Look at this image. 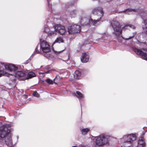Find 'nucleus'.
I'll use <instances>...</instances> for the list:
<instances>
[{
    "label": "nucleus",
    "instance_id": "nucleus-1",
    "mask_svg": "<svg viewBox=\"0 0 147 147\" xmlns=\"http://www.w3.org/2000/svg\"><path fill=\"white\" fill-rule=\"evenodd\" d=\"M41 50L43 52V55L46 58L49 59L52 57L51 54L49 53L51 51V47L47 42L42 39V36L40 38V44L37 45L32 55L40 53L39 50Z\"/></svg>",
    "mask_w": 147,
    "mask_h": 147
},
{
    "label": "nucleus",
    "instance_id": "nucleus-2",
    "mask_svg": "<svg viewBox=\"0 0 147 147\" xmlns=\"http://www.w3.org/2000/svg\"><path fill=\"white\" fill-rule=\"evenodd\" d=\"M10 127L9 125L5 124L0 127V139L5 138L6 144L9 147L13 146L12 141L10 134Z\"/></svg>",
    "mask_w": 147,
    "mask_h": 147
},
{
    "label": "nucleus",
    "instance_id": "nucleus-3",
    "mask_svg": "<svg viewBox=\"0 0 147 147\" xmlns=\"http://www.w3.org/2000/svg\"><path fill=\"white\" fill-rule=\"evenodd\" d=\"M136 138V134H134L124 136L122 138L120 139V141L124 140V144L121 147H133L132 143Z\"/></svg>",
    "mask_w": 147,
    "mask_h": 147
},
{
    "label": "nucleus",
    "instance_id": "nucleus-4",
    "mask_svg": "<svg viewBox=\"0 0 147 147\" xmlns=\"http://www.w3.org/2000/svg\"><path fill=\"white\" fill-rule=\"evenodd\" d=\"M92 13L94 14L97 15L99 17V19H98L97 20H93L92 19H90L89 20V22L94 25L99 24L100 23V20L103 15L104 12L102 9L101 7L94 8L92 11Z\"/></svg>",
    "mask_w": 147,
    "mask_h": 147
},
{
    "label": "nucleus",
    "instance_id": "nucleus-5",
    "mask_svg": "<svg viewBox=\"0 0 147 147\" xmlns=\"http://www.w3.org/2000/svg\"><path fill=\"white\" fill-rule=\"evenodd\" d=\"M109 136L105 134H101L96 137V144L99 146H102L108 142Z\"/></svg>",
    "mask_w": 147,
    "mask_h": 147
},
{
    "label": "nucleus",
    "instance_id": "nucleus-6",
    "mask_svg": "<svg viewBox=\"0 0 147 147\" xmlns=\"http://www.w3.org/2000/svg\"><path fill=\"white\" fill-rule=\"evenodd\" d=\"M5 69L11 71L15 72L16 71H22L24 69V66L23 65H18V66H16L14 64L7 63L6 65L3 64Z\"/></svg>",
    "mask_w": 147,
    "mask_h": 147
},
{
    "label": "nucleus",
    "instance_id": "nucleus-7",
    "mask_svg": "<svg viewBox=\"0 0 147 147\" xmlns=\"http://www.w3.org/2000/svg\"><path fill=\"white\" fill-rule=\"evenodd\" d=\"M132 49L134 52L137 54L140 55L143 59L147 61V49H143L142 50H140L136 47H133Z\"/></svg>",
    "mask_w": 147,
    "mask_h": 147
},
{
    "label": "nucleus",
    "instance_id": "nucleus-8",
    "mask_svg": "<svg viewBox=\"0 0 147 147\" xmlns=\"http://www.w3.org/2000/svg\"><path fill=\"white\" fill-rule=\"evenodd\" d=\"M114 31L113 34L114 35L116 38L117 40H121L122 39L124 38L121 35L122 34V30L123 29H126L127 28H113Z\"/></svg>",
    "mask_w": 147,
    "mask_h": 147
},
{
    "label": "nucleus",
    "instance_id": "nucleus-9",
    "mask_svg": "<svg viewBox=\"0 0 147 147\" xmlns=\"http://www.w3.org/2000/svg\"><path fill=\"white\" fill-rule=\"evenodd\" d=\"M111 25L112 28H124L126 27L133 28V26L132 25L128 24L122 26L118 21L115 20H113L111 22Z\"/></svg>",
    "mask_w": 147,
    "mask_h": 147
},
{
    "label": "nucleus",
    "instance_id": "nucleus-10",
    "mask_svg": "<svg viewBox=\"0 0 147 147\" xmlns=\"http://www.w3.org/2000/svg\"><path fill=\"white\" fill-rule=\"evenodd\" d=\"M45 29L43 31L44 33H46L48 35L50 36H54L57 34L56 29L57 28H54V31H51L50 30L49 28H44Z\"/></svg>",
    "mask_w": 147,
    "mask_h": 147
},
{
    "label": "nucleus",
    "instance_id": "nucleus-11",
    "mask_svg": "<svg viewBox=\"0 0 147 147\" xmlns=\"http://www.w3.org/2000/svg\"><path fill=\"white\" fill-rule=\"evenodd\" d=\"M89 56L86 53H83L81 57V61L83 63L87 62L89 60Z\"/></svg>",
    "mask_w": 147,
    "mask_h": 147
},
{
    "label": "nucleus",
    "instance_id": "nucleus-12",
    "mask_svg": "<svg viewBox=\"0 0 147 147\" xmlns=\"http://www.w3.org/2000/svg\"><path fill=\"white\" fill-rule=\"evenodd\" d=\"M26 73L22 71H17L16 72L15 76L16 77L19 78L20 80L21 78H24L26 75Z\"/></svg>",
    "mask_w": 147,
    "mask_h": 147
},
{
    "label": "nucleus",
    "instance_id": "nucleus-13",
    "mask_svg": "<svg viewBox=\"0 0 147 147\" xmlns=\"http://www.w3.org/2000/svg\"><path fill=\"white\" fill-rule=\"evenodd\" d=\"M146 143L144 141V139L143 137L140 138L138 141V145L137 147H145Z\"/></svg>",
    "mask_w": 147,
    "mask_h": 147
},
{
    "label": "nucleus",
    "instance_id": "nucleus-14",
    "mask_svg": "<svg viewBox=\"0 0 147 147\" xmlns=\"http://www.w3.org/2000/svg\"><path fill=\"white\" fill-rule=\"evenodd\" d=\"M35 76H36V74L34 73L32 71H30L26 77L22 78L20 80H24L26 79L31 78Z\"/></svg>",
    "mask_w": 147,
    "mask_h": 147
},
{
    "label": "nucleus",
    "instance_id": "nucleus-15",
    "mask_svg": "<svg viewBox=\"0 0 147 147\" xmlns=\"http://www.w3.org/2000/svg\"><path fill=\"white\" fill-rule=\"evenodd\" d=\"M69 33L73 34L79 33L81 30V28H67Z\"/></svg>",
    "mask_w": 147,
    "mask_h": 147
},
{
    "label": "nucleus",
    "instance_id": "nucleus-16",
    "mask_svg": "<svg viewBox=\"0 0 147 147\" xmlns=\"http://www.w3.org/2000/svg\"><path fill=\"white\" fill-rule=\"evenodd\" d=\"M81 73L78 70H76L74 74V78L76 79H79L81 76Z\"/></svg>",
    "mask_w": 147,
    "mask_h": 147
},
{
    "label": "nucleus",
    "instance_id": "nucleus-17",
    "mask_svg": "<svg viewBox=\"0 0 147 147\" xmlns=\"http://www.w3.org/2000/svg\"><path fill=\"white\" fill-rule=\"evenodd\" d=\"M61 78L59 76H56L55 77L53 80L54 83L55 84H57L58 83H59L61 80Z\"/></svg>",
    "mask_w": 147,
    "mask_h": 147
},
{
    "label": "nucleus",
    "instance_id": "nucleus-18",
    "mask_svg": "<svg viewBox=\"0 0 147 147\" xmlns=\"http://www.w3.org/2000/svg\"><path fill=\"white\" fill-rule=\"evenodd\" d=\"M65 28H57V32L58 31L59 33L60 34H63L65 32Z\"/></svg>",
    "mask_w": 147,
    "mask_h": 147
},
{
    "label": "nucleus",
    "instance_id": "nucleus-19",
    "mask_svg": "<svg viewBox=\"0 0 147 147\" xmlns=\"http://www.w3.org/2000/svg\"><path fill=\"white\" fill-rule=\"evenodd\" d=\"M74 93L75 94V95L79 99L83 98L84 97L83 95L81 92L79 91H76V94L75 93Z\"/></svg>",
    "mask_w": 147,
    "mask_h": 147
},
{
    "label": "nucleus",
    "instance_id": "nucleus-20",
    "mask_svg": "<svg viewBox=\"0 0 147 147\" xmlns=\"http://www.w3.org/2000/svg\"><path fill=\"white\" fill-rule=\"evenodd\" d=\"M64 42V40L63 39V38L61 37H57L56 40H55L54 42L53 43V44H55V43H63Z\"/></svg>",
    "mask_w": 147,
    "mask_h": 147
},
{
    "label": "nucleus",
    "instance_id": "nucleus-21",
    "mask_svg": "<svg viewBox=\"0 0 147 147\" xmlns=\"http://www.w3.org/2000/svg\"><path fill=\"white\" fill-rule=\"evenodd\" d=\"M90 131V129L88 128H85L82 129L81 131V133L83 135L86 134Z\"/></svg>",
    "mask_w": 147,
    "mask_h": 147
},
{
    "label": "nucleus",
    "instance_id": "nucleus-22",
    "mask_svg": "<svg viewBox=\"0 0 147 147\" xmlns=\"http://www.w3.org/2000/svg\"><path fill=\"white\" fill-rule=\"evenodd\" d=\"M5 74L6 72L3 70V68L2 67L0 66V77Z\"/></svg>",
    "mask_w": 147,
    "mask_h": 147
},
{
    "label": "nucleus",
    "instance_id": "nucleus-23",
    "mask_svg": "<svg viewBox=\"0 0 147 147\" xmlns=\"http://www.w3.org/2000/svg\"><path fill=\"white\" fill-rule=\"evenodd\" d=\"M45 81L48 83L51 84H53L54 82L53 80L50 79L48 78L45 80Z\"/></svg>",
    "mask_w": 147,
    "mask_h": 147
},
{
    "label": "nucleus",
    "instance_id": "nucleus-24",
    "mask_svg": "<svg viewBox=\"0 0 147 147\" xmlns=\"http://www.w3.org/2000/svg\"><path fill=\"white\" fill-rule=\"evenodd\" d=\"M109 36V35L108 34H106V33H103V36L102 37V39L104 40H106V38H105V36H106V37H107Z\"/></svg>",
    "mask_w": 147,
    "mask_h": 147
},
{
    "label": "nucleus",
    "instance_id": "nucleus-25",
    "mask_svg": "<svg viewBox=\"0 0 147 147\" xmlns=\"http://www.w3.org/2000/svg\"><path fill=\"white\" fill-rule=\"evenodd\" d=\"M54 28H63L64 26L60 24H54L53 25Z\"/></svg>",
    "mask_w": 147,
    "mask_h": 147
},
{
    "label": "nucleus",
    "instance_id": "nucleus-26",
    "mask_svg": "<svg viewBox=\"0 0 147 147\" xmlns=\"http://www.w3.org/2000/svg\"><path fill=\"white\" fill-rule=\"evenodd\" d=\"M52 50L53 51V52L55 54H56V55H58V54H59L60 53H61V52H62L63 51V50H62V51H55L54 50V49H52Z\"/></svg>",
    "mask_w": 147,
    "mask_h": 147
},
{
    "label": "nucleus",
    "instance_id": "nucleus-27",
    "mask_svg": "<svg viewBox=\"0 0 147 147\" xmlns=\"http://www.w3.org/2000/svg\"><path fill=\"white\" fill-rule=\"evenodd\" d=\"M33 95L35 97H38L39 96V94L36 91H35L34 92L32 93Z\"/></svg>",
    "mask_w": 147,
    "mask_h": 147
},
{
    "label": "nucleus",
    "instance_id": "nucleus-28",
    "mask_svg": "<svg viewBox=\"0 0 147 147\" xmlns=\"http://www.w3.org/2000/svg\"><path fill=\"white\" fill-rule=\"evenodd\" d=\"M136 32L133 33V35L132 36H130L128 38H125V40H127L129 39H131L134 36L136 35Z\"/></svg>",
    "mask_w": 147,
    "mask_h": 147
},
{
    "label": "nucleus",
    "instance_id": "nucleus-29",
    "mask_svg": "<svg viewBox=\"0 0 147 147\" xmlns=\"http://www.w3.org/2000/svg\"><path fill=\"white\" fill-rule=\"evenodd\" d=\"M80 26L79 25L76 24L72 25L70 26V28H80Z\"/></svg>",
    "mask_w": 147,
    "mask_h": 147
},
{
    "label": "nucleus",
    "instance_id": "nucleus-30",
    "mask_svg": "<svg viewBox=\"0 0 147 147\" xmlns=\"http://www.w3.org/2000/svg\"><path fill=\"white\" fill-rule=\"evenodd\" d=\"M51 72V71L49 69H47V71H44V73L45 74H47L49 73H50V72Z\"/></svg>",
    "mask_w": 147,
    "mask_h": 147
},
{
    "label": "nucleus",
    "instance_id": "nucleus-31",
    "mask_svg": "<svg viewBox=\"0 0 147 147\" xmlns=\"http://www.w3.org/2000/svg\"><path fill=\"white\" fill-rule=\"evenodd\" d=\"M144 29L145 28V30L144 32V34L145 36H147V28H144Z\"/></svg>",
    "mask_w": 147,
    "mask_h": 147
},
{
    "label": "nucleus",
    "instance_id": "nucleus-32",
    "mask_svg": "<svg viewBox=\"0 0 147 147\" xmlns=\"http://www.w3.org/2000/svg\"><path fill=\"white\" fill-rule=\"evenodd\" d=\"M144 23L146 26V28H147V19L144 20Z\"/></svg>",
    "mask_w": 147,
    "mask_h": 147
},
{
    "label": "nucleus",
    "instance_id": "nucleus-33",
    "mask_svg": "<svg viewBox=\"0 0 147 147\" xmlns=\"http://www.w3.org/2000/svg\"><path fill=\"white\" fill-rule=\"evenodd\" d=\"M51 67L49 65H47L46 66H45V69H50Z\"/></svg>",
    "mask_w": 147,
    "mask_h": 147
},
{
    "label": "nucleus",
    "instance_id": "nucleus-34",
    "mask_svg": "<svg viewBox=\"0 0 147 147\" xmlns=\"http://www.w3.org/2000/svg\"><path fill=\"white\" fill-rule=\"evenodd\" d=\"M10 80H11V81H12L13 82H15V81H16V78H13V79L11 78Z\"/></svg>",
    "mask_w": 147,
    "mask_h": 147
},
{
    "label": "nucleus",
    "instance_id": "nucleus-35",
    "mask_svg": "<svg viewBox=\"0 0 147 147\" xmlns=\"http://www.w3.org/2000/svg\"><path fill=\"white\" fill-rule=\"evenodd\" d=\"M30 60V58H29L28 60H27L26 61V62L25 63H24V64H27L29 62Z\"/></svg>",
    "mask_w": 147,
    "mask_h": 147
},
{
    "label": "nucleus",
    "instance_id": "nucleus-36",
    "mask_svg": "<svg viewBox=\"0 0 147 147\" xmlns=\"http://www.w3.org/2000/svg\"><path fill=\"white\" fill-rule=\"evenodd\" d=\"M39 74H45V73H44V71L43 72H39Z\"/></svg>",
    "mask_w": 147,
    "mask_h": 147
},
{
    "label": "nucleus",
    "instance_id": "nucleus-37",
    "mask_svg": "<svg viewBox=\"0 0 147 147\" xmlns=\"http://www.w3.org/2000/svg\"><path fill=\"white\" fill-rule=\"evenodd\" d=\"M10 75L11 76H12V74H9L7 76H9Z\"/></svg>",
    "mask_w": 147,
    "mask_h": 147
},
{
    "label": "nucleus",
    "instance_id": "nucleus-38",
    "mask_svg": "<svg viewBox=\"0 0 147 147\" xmlns=\"http://www.w3.org/2000/svg\"><path fill=\"white\" fill-rule=\"evenodd\" d=\"M131 9H127V10H125V11H128V10H129V11H131Z\"/></svg>",
    "mask_w": 147,
    "mask_h": 147
},
{
    "label": "nucleus",
    "instance_id": "nucleus-39",
    "mask_svg": "<svg viewBox=\"0 0 147 147\" xmlns=\"http://www.w3.org/2000/svg\"><path fill=\"white\" fill-rule=\"evenodd\" d=\"M71 147H77V146H72Z\"/></svg>",
    "mask_w": 147,
    "mask_h": 147
},
{
    "label": "nucleus",
    "instance_id": "nucleus-40",
    "mask_svg": "<svg viewBox=\"0 0 147 147\" xmlns=\"http://www.w3.org/2000/svg\"><path fill=\"white\" fill-rule=\"evenodd\" d=\"M145 127H143V129H144V128Z\"/></svg>",
    "mask_w": 147,
    "mask_h": 147
}]
</instances>
